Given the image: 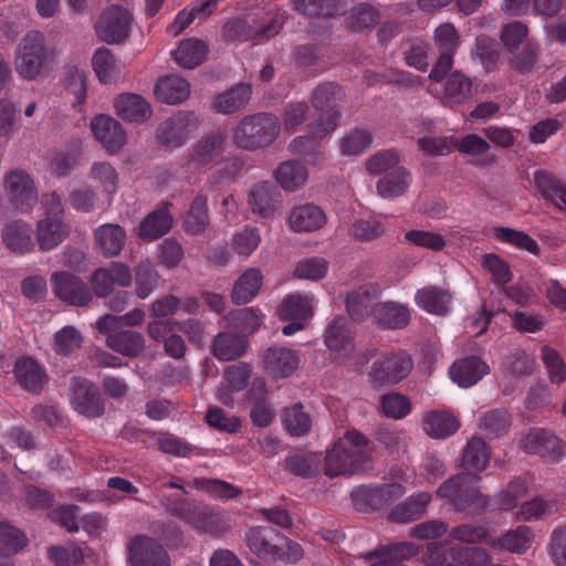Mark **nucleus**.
<instances>
[{
	"instance_id": "58",
	"label": "nucleus",
	"mask_w": 566,
	"mask_h": 566,
	"mask_svg": "<svg viewBox=\"0 0 566 566\" xmlns=\"http://www.w3.org/2000/svg\"><path fill=\"white\" fill-rule=\"evenodd\" d=\"M158 274L150 262H140L135 269L136 294L139 298H147L156 289Z\"/></svg>"
},
{
	"instance_id": "14",
	"label": "nucleus",
	"mask_w": 566,
	"mask_h": 566,
	"mask_svg": "<svg viewBox=\"0 0 566 566\" xmlns=\"http://www.w3.org/2000/svg\"><path fill=\"white\" fill-rule=\"evenodd\" d=\"M198 126L199 118L193 112H178L158 126L156 137L163 146L178 148L188 140Z\"/></svg>"
},
{
	"instance_id": "20",
	"label": "nucleus",
	"mask_w": 566,
	"mask_h": 566,
	"mask_svg": "<svg viewBox=\"0 0 566 566\" xmlns=\"http://www.w3.org/2000/svg\"><path fill=\"white\" fill-rule=\"evenodd\" d=\"M130 269L120 262H113L107 268L96 269L91 277V283L98 297H106L113 292L114 285L127 287L132 284Z\"/></svg>"
},
{
	"instance_id": "46",
	"label": "nucleus",
	"mask_w": 566,
	"mask_h": 566,
	"mask_svg": "<svg viewBox=\"0 0 566 566\" xmlns=\"http://www.w3.org/2000/svg\"><path fill=\"white\" fill-rule=\"evenodd\" d=\"M343 96L342 87L333 82L318 84L312 93V105L315 109L321 111L318 118L327 119L329 113H338L335 109L336 101Z\"/></svg>"
},
{
	"instance_id": "13",
	"label": "nucleus",
	"mask_w": 566,
	"mask_h": 566,
	"mask_svg": "<svg viewBox=\"0 0 566 566\" xmlns=\"http://www.w3.org/2000/svg\"><path fill=\"white\" fill-rule=\"evenodd\" d=\"M133 18L128 10L112 4L104 9L95 25L97 36L105 43L119 44L130 32Z\"/></svg>"
},
{
	"instance_id": "24",
	"label": "nucleus",
	"mask_w": 566,
	"mask_h": 566,
	"mask_svg": "<svg viewBox=\"0 0 566 566\" xmlns=\"http://www.w3.org/2000/svg\"><path fill=\"white\" fill-rule=\"evenodd\" d=\"M92 132L95 138L109 153H116L125 143L122 125L111 116L98 115L92 119Z\"/></svg>"
},
{
	"instance_id": "51",
	"label": "nucleus",
	"mask_w": 566,
	"mask_h": 566,
	"mask_svg": "<svg viewBox=\"0 0 566 566\" xmlns=\"http://www.w3.org/2000/svg\"><path fill=\"white\" fill-rule=\"evenodd\" d=\"M209 224L208 199L198 195L192 200L189 211L186 214L184 227L192 234L202 233Z\"/></svg>"
},
{
	"instance_id": "8",
	"label": "nucleus",
	"mask_w": 566,
	"mask_h": 566,
	"mask_svg": "<svg viewBox=\"0 0 566 566\" xmlns=\"http://www.w3.org/2000/svg\"><path fill=\"white\" fill-rule=\"evenodd\" d=\"M405 493L406 489L402 484L392 482L382 485L357 486L352 491L350 496L357 511L371 513L402 497Z\"/></svg>"
},
{
	"instance_id": "38",
	"label": "nucleus",
	"mask_w": 566,
	"mask_h": 566,
	"mask_svg": "<svg viewBox=\"0 0 566 566\" xmlns=\"http://www.w3.org/2000/svg\"><path fill=\"white\" fill-rule=\"evenodd\" d=\"M188 82L178 75H167L156 84L154 93L156 98L165 104H178L189 95Z\"/></svg>"
},
{
	"instance_id": "9",
	"label": "nucleus",
	"mask_w": 566,
	"mask_h": 566,
	"mask_svg": "<svg viewBox=\"0 0 566 566\" xmlns=\"http://www.w3.org/2000/svg\"><path fill=\"white\" fill-rule=\"evenodd\" d=\"M72 408L86 418H99L105 413V401L99 388L92 380L74 376L70 380Z\"/></svg>"
},
{
	"instance_id": "53",
	"label": "nucleus",
	"mask_w": 566,
	"mask_h": 566,
	"mask_svg": "<svg viewBox=\"0 0 566 566\" xmlns=\"http://www.w3.org/2000/svg\"><path fill=\"white\" fill-rule=\"evenodd\" d=\"M493 235L502 241L510 243L518 249L526 250L534 255H539L541 249L537 242L527 233L511 228H493Z\"/></svg>"
},
{
	"instance_id": "31",
	"label": "nucleus",
	"mask_w": 566,
	"mask_h": 566,
	"mask_svg": "<svg viewBox=\"0 0 566 566\" xmlns=\"http://www.w3.org/2000/svg\"><path fill=\"white\" fill-rule=\"evenodd\" d=\"M114 106L117 115L127 122L143 123L151 116L150 104L140 95L134 93L120 94Z\"/></svg>"
},
{
	"instance_id": "35",
	"label": "nucleus",
	"mask_w": 566,
	"mask_h": 566,
	"mask_svg": "<svg viewBox=\"0 0 566 566\" xmlns=\"http://www.w3.org/2000/svg\"><path fill=\"white\" fill-rule=\"evenodd\" d=\"M354 332L344 316H336L327 325L324 343L329 350L346 352L353 348Z\"/></svg>"
},
{
	"instance_id": "11",
	"label": "nucleus",
	"mask_w": 566,
	"mask_h": 566,
	"mask_svg": "<svg viewBox=\"0 0 566 566\" xmlns=\"http://www.w3.org/2000/svg\"><path fill=\"white\" fill-rule=\"evenodd\" d=\"M250 551L265 562H277L284 558L283 545L287 537L271 526H256L245 534Z\"/></svg>"
},
{
	"instance_id": "60",
	"label": "nucleus",
	"mask_w": 566,
	"mask_h": 566,
	"mask_svg": "<svg viewBox=\"0 0 566 566\" xmlns=\"http://www.w3.org/2000/svg\"><path fill=\"white\" fill-rule=\"evenodd\" d=\"M293 57L298 67L308 70L314 74H318L325 69L324 61L314 44L297 45L293 50Z\"/></svg>"
},
{
	"instance_id": "50",
	"label": "nucleus",
	"mask_w": 566,
	"mask_h": 566,
	"mask_svg": "<svg viewBox=\"0 0 566 566\" xmlns=\"http://www.w3.org/2000/svg\"><path fill=\"white\" fill-rule=\"evenodd\" d=\"M92 66L98 80L103 83H111L119 73V62L107 48H98L92 57Z\"/></svg>"
},
{
	"instance_id": "48",
	"label": "nucleus",
	"mask_w": 566,
	"mask_h": 566,
	"mask_svg": "<svg viewBox=\"0 0 566 566\" xmlns=\"http://www.w3.org/2000/svg\"><path fill=\"white\" fill-rule=\"evenodd\" d=\"M276 181L289 191H295L307 180L306 167L297 160L282 163L274 172Z\"/></svg>"
},
{
	"instance_id": "32",
	"label": "nucleus",
	"mask_w": 566,
	"mask_h": 566,
	"mask_svg": "<svg viewBox=\"0 0 566 566\" xmlns=\"http://www.w3.org/2000/svg\"><path fill=\"white\" fill-rule=\"evenodd\" d=\"M430 502L431 495L428 492L412 494L391 509L388 520L396 523H410L419 520L426 513Z\"/></svg>"
},
{
	"instance_id": "26",
	"label": "nucleus",
	"mask_w": 566,
	"mask_h": 566,
	"mask_svg": "<svg viewBox=\"0 0 566 566\" xmlns=\"http://www.w3.org/2000/svg\"><path fill=\"white\" fill-rule=\"evenodd\" d=\"M281 202V193L276 186L270 181H263L252 187L249 195V205L254 213L262 218L274 214Z\"/></svg>"
},
{
	"instance_id": "36",
	"label": "nucleus",
	"mask_w": 566,
	"mask_h": 566,
	"mask_svg": "<svg viewBox=\"0 0 566 566\" xmlns=\"http://www.w3.org/2000/svg\"><path fill=\"white\" fill-rule=\"evenodd\" d=\"M247 345L244 336L221 332L213 339L212 353L219 360L228 361L241 357L245 353Z\"/></svg>"
},
{
	"instance_id": "5",
	"label": "nucleus",
	"mask_w": 566,
	"mask_h": 566,
	"mask_svg": "<svg viewBox=\"0 0 566 566\" xmlns=\"http://www.w3.org/2000/svg\"><path fill=\"white\" fill-rule=\"evenodd\" d=\"M426 562L428 566H486L491 555L484 548L461 546L449 538L430 545Z\"/></svg>"
},
{
	"instance_id": "40",
	"label": "nucleus",
	"mask_w": 566,
	"mask_h": 566,
	"mask_svg": "<svg viewBox=\"0 0 566 566\" xmlns=\"http://www.w3.org/2000/svg\"><path fill=\"white\" fill-rule=\"evenodd\" d=\"M412 182V176L405 167H397L386 174L377 182V192L382 198L391 199L407 192Z\"/></svg>"
},
{
	"instance_id": "12",
	"label": "nucleus",
	"mask_w": 566,
	"mask_h": 566,
	"mask_svg": "<svg viewBox=\"0 0 566 566\" xmlns=\"http://www.w3.org/2000/svg\"><path fill=\"white\" fill-rule=\"evenodd\" d=\"M520 448L528 454H537L546 462L557 463L566 453V443L543 428H531L521 439Z\"/></svg>"
},
{
	"instance_id": "45",
	"label": "nucleus",
	"mask_w": 566,
	"mask_h": 566,
	"mask_svg": "<svg viewBox=\"0 0 566 566\" xmlns=\"http://www.w3.org/2000/svg\"><path fill=\"white\" fill-rule=\"evenodd\" d=\"M252 94L249 84L240 83L216 96L213 106L223 114H232L247 105Z\"/></svg>"
},
{
	"instance_id": "19",
	"label": "nucleus",
	"mask_w": 566,
	"mask_h": 566,
	"mask_svg": "<svg viewBox=\"0 0 566 566\" xmlns=\"http://www.w3.org/2000/svg\"><path fill=\"white\" fill-rule=\"evenodd\" d=\"M224 134L213 132L201 137L189 149L187 165L193 169L210 168L223 153Z\"/></svg>"
},
{
	"instance_id": "42",
	"label": "nucleus",
	"mask_w": 566,
	"mask_h": 566,
	"mask_svg": "<svg viewBox=\"0 0 566 566\" xmlns=\"http://www.w3.org/2000/svg\"><path fill=\"white\" fill-rule=\"evenodd\" d=\"M107 346L124 356L136 357L145 346L144 336L132 329H123L106 337Z\"/></svg>"
},
{
	"instance_id": "47",
	"label": "nucleus",
	"mask_w": 566,
	"mask_h": 566,
	"mask_svg": "<svg viewBox=\"0 0 566 566\" xmlns=\"http://www.w3.org/2000/svg\"><path fill=\"white\" fill-rule=\"evenodd\" d=\"M415 300L428 313L442 315L449 310L451 295L440 287L427 286L416 293Z\"/></svg>"
},
{
	"instance_id": "56",
	"label": "nucleus",
	"mask_w": 566,
	"mask_h": 566,
	"mask_svg": "<svg viewBox=\"0 0 566 566\" xmlns=\"http://www.w3.org/2000/svg\"><path fill=\"white\" fill-rule=\"evenodd\" d=\"M541 358L552 384L560 385L566 380V364L555 348L548 345L542 346Z\"/></svg>"
},
{
	"instance_id": "34",
	"label": "nucleus",
	"mask_w": 566,
	"mask_h": 566,
	"mask_svg": "<svg viewBox=\"0 0 566 566\" xmlns=\"http://www.w3.org/2000/svg\"><path fill=\"white\" fill-rule=\"evenodd\" d=\"M69 234V226L61 218H45L38 222L36 240L42 251L61 244Z\"/></svg>"
},
{
	"instance_id": "2",
	"label": "nucleus",
	"mask_w": 566,
	"mask_h": 566,
	"mask_svg": "<svg viewBox=\"0 0 566 566\" xmlns=\"http://www.w3.org/2000/svg\"><path fill=\"white\" fill-rule=\"evenodd\" d=\"M371 454L370 441L356 429L347 430L325 457V474L350 475L365 468Z\"/></svg>"
},
{
	"instance_id": "57",
	"label": "nucleus",
	"mask_w": 566,
	"mask_h": 566,
	"mask_svg": "<svg viewBox=\"0 0 566 566\" xmlns=\"http://www.w3.org/2000/svg\"><path fill=\"white\" fill-rule=\"evenodd\" d=\"M27 536L7 522H0V554L13 555L27 546Z\"/></svg>"
},
{
	"instance_id": "3",
	"label": "nucleus",
	"mask_w": 566,
	"mask_h": 566,
	"mask_svg": "<svg viewBox=\"0 0 566 566\" xmlns=\"http://www.w3.org/2000/svg\"><path fill=\"white\" fill-rule=\"evenodd\" d=\"M281 124L272 113H256L243 117L234 129V142L245 150L270 146L279 136Z\"/></svg>"
},
{
	"instance_id": "7",
	"label": "nucleus",
	"mask_w": 566,
	"mask_h": 566,
	"mask_svg": "<svg viewBox=\"0 0 566 566\" xmlns=\"http://www.w3.org/2000/svg\"><path fill=\"white\" fill-rule=\"evenodd\" d=\"M340 114L329 113L327 119L317 118L308 124V134L295 137L289 145L294 155L304 157L311 164L319 163L324 157L321 139L334 132L339 124Z\"/></svg>"
},
{
	"instance_id": "41",
	"label": "nucleus",
	"mask_w": 566,
	"mask_h": 566,
	"mask_svg": "<svg viewBox=\"0 0 566 566\" xmlns=\"http://www.w3.org/2000/svg\"><path fill=\"white\" fill-rule=\"evenodd\" d=\"M262 273L259 269H248L234 283L231 298L237 305L251 302L262 286Z\"/></svg>"
},
{
	"instance_id": "18",
	"label": "nucleus",
	"mask_w": 566,
	"mask_h": 566,
	"mask_svg": "<svg viewBox=\"0 0 566 566\" xmlns=\"http://www.w3.org/2000/svg\"><path fill=\"white\" fill-rule=\"evenodd\" d=\"M6 190L11 205L21 212H30L38 201V192L31 177L21 170L6 176Z\"/></svg>"
},
{
	"instance_id": "62",
	"label": "nucleus",
	"mask_w": 566,
	"mask_h": 566,
	"mask_svg": "<svg viewBox=\"0 0 566 566\" xmlns=\"http://www.w3.org/2000/svg\"><path fill=\"white\" fill-rule=\"evenodd\" d=\"M379 12L367 3L354 7L348 17V25L355 32H360L378 23Z\"/></svg>"
},
{
	"instance_id": "1",
	"label": "nucleus",
	"mask_w": 566,
	"mask_h": 566,
	"mask_svg": "<svg viewBox=\"0 0 566 566\" xmlns=\"http://www.w3.org/2000/svg\"><path fill=\"white\" fill-rule=\"evenodd\" d=\"M159 505L171 517L178 518L199 533L218 535L231 527L227 516L206 504L179 496V494H163Z\"/></svg>"
},
{
	"instance_id": "30",
	"label": "nucleus",
	"mask_w": 566,
	"mask_h": 566,
	"mask_svg": "<svg viewBox=\"0 0 566 566\" xmlns=\"http://www.w3.org/2000/svg\"><path fill=\"white\" fill-rule=\"evenodd\" d=\"M326 222L325 211L314 203L295 207L290 214V224L295 232H314L323 228Z\"/></svg>"
},
{
	"instance_id": "4",
	"label": "nucleus",
	"mask_w": 566,
	"mask_h": 566,
	"mask_svg": "<svg viewBox=\"0 0 566 566\" xmlns=\"http://www.w3.org/2000/svg\"><path fill=\"white\" fill-rule=\"evenodd\" d=\"M54 51L49 49L44 35L30 31L17 48L15 70L25 80H35L52 62Z\"/></svg>"
},
{
	"instance_id": "63",
	"label": "nucleus",
	"mask_w": 566,
	"mask_h": 566,
	"mask_svg": "<svg viewBox=\"0 0 566 566\" xmlns=\"http://www.w3.org/2000/svg\"><path fill=\"white\" fill-rule=\"evenodd\" d=\"M80 332L71 325L64 326L54 335V349L59 355L70 356L82 345Z\"/></svg>"
},
{
	"instance_id": "23",
	"label": "nucleus",
	"mask_w": 566,
	"mask_h": 566,
	"mask_svg": "<svg viewBox=\"0 0 566 566\" xmlns=\"http://www.w3.org/2000/svg\"><path fill=\"white\" fill-rule=\"evenodd\" d=\"M17 382L27 391L39 395L48 382L45 369L31 357L19 358L13 368Z\"/></svg>"
},
{
	"instance_id": "17",
	"label": "nucleus",
	"mask_w": 566,
	"mask_h": 566,
	"mask_svg": "<svg viewBox=\"0 0 566 566\" xmlns=\"http://www.w3.org/2000/svg\"><path fill=\"white\" fill-rule=\"evenodd\" d=\"M53 292L63 302L73 306H86L93 300L90 286L78 276L66 272L52 275Z\"/></svg>"
},
{
	"instance_id": "54",
	"label": "nucleus",
	"mask_w": 566,
	"mask_h": 566,
	"mask_svg": "<svg viewBox=\"0 0 566 566\" xmlns=\"http://www.w3.org/2000/svg\"><path fill=\"white\" fill-rule=\"evenodd\" d=\"M511 426L510 415L504 409H494L486 412L479 420V428L486 436L497 438L505 434Z\"/></svg>"
},
{
	"instance_id": "21",
	"label": "nucleus",
	"mask_w": 566,
	"mask_h": 566,
	"mask_svg": "<svg viewBox=\"0 0 566 566\" xmlns=\"http://www.w3.org/2000/svg\"><path fill=\"white\" fill-rule=\"evenodd\" d=\"M437 85L439 87L434 90L441 94L443 104L450 107L461 105L473 96L472 80L461 71L450 73Z\"/></svg>"
},
{
	"instance_id": "29",
	"label": "nucleus",
	"mask_w": 566,
	"mask_h": 566,
	"mask_svg": "<svg viewBox=\"0 0 566 566\" xmlns=\"http://www.w3.org/2000/svg\"><path fill=\"white\" fill-rule=\"evenodd\" d=\"M172 205L165 201L161 207L150 212L139 224L138 235L143 240H157L168 233L174 218L169 211Z\"/></svg>"
},
{
	"instance_id": "27",
	"label": "nucleus",
	"mask_w": 566,
	"mask_h": 566,
	"mask_svg": "<svg viewBox=\"0 0 566 566\" xmlns=\"http://www.w3.org/2000/svg\"><path fill=\"white\" fill-rule=\"evenodd\" d=\"M378 291L371 285H364L347 295L346 310L355 322L373 317L374 306L378 303Z\"/></svg>"
},
{
	"instance_id": "61",
	"label": "nucleus",
	"mask_w": 566,
	"mask_h": 566,
	"mask_svg": "<svg viewBox=\"0 0 566 566\" xmlns=\"http://www.w3.org/2000/svg\"><path fill=\"white\" fill-rule=\"evenodd\" d=\"M533 184L542 198L548 201L566 182L551 170L537 169L533 172Z\"/></svg>"
},
{
	"instance_id": "39",
	"label": "nucleus",
	"mask_w": 566,
	"mask_h": 566,
	"mask_svg": "<svg viewBox=\"0 0 566 566\" xmlns=\"http://www.w3.org/2000/svg\"><path fill=\"white\" fill-rule=\"evenodd\" d=\"M532 539V528L526 525H520L501 537H492L491 541H488V545L495 549H506L512 553L522 554L530 548Z\"/></svg>"
},
{
	"instance_id": "59",
	"label": "nucleus",
	"mask_w": 566,
	"mask_h": 566,
	"mask_svg": "<svg viewBox=\"0 0 566 566\" xmlns=\"http://www.w3.org/2000/svg\"><path fill=\"white\" fill-rule=\"evenodd\" d=\"M417 145L428 156H446L457 149V139L453 136H423Z\"/></svg>"
},
{
	"instance_id": "44",
	"label": "nucleus",
	"mask_w": 566,
	"mask_h": 566,
	"mask_svg": "<svg viewBox=\"0 0 566 566\" xmlns=\"http://www.w3.org/2000/svg\"><path fill=\"white\" fill-rule=\"evenodd\" d=\"M95 239L102 253L106 256L119 254L126 242V232L118 226L106 223L97 228Z\"/></svg>"
},
{
	"instance_id": "49",
	"label": "nucleus",
	"mask_w": 566,
	"mask_h": 566,
	"mask_svg": "<svg viewBox=\"0 0 566 566\" xmlns=\"http://www.w3.org/2000/svg\"><path fill=\"white\" fill-rule=\"evenodd\" d=\"M471 57L473 61H479L486 72L494 71L500 59L497 41L484 34L476 36Z\"/></svg>"
},
{
	"instance_id": "28",
	"label": "nucleus",
	"mask_w": 566,
	"mask_h": 566,
	"mask_svg": "<svg viewBox=\"0 0 566 566\" xmlns=\"http://www.w3.org/2000/svg\"><path fill=\"white\" fill-rule=\"evenodd\" d=\"M32 228L22 220H11L2 229L4 245L15 254H27L33 250Z\"/></svg>"
},
{
	"instance_id": "52",
	"label": "nucleus",
	"mask_w": 566,
	"mask_h": 566,
	"mask_svg": "<svg viewBox=\"0 0 566 566\" xmlns=\"http://www.w3.org/2000/svg\"><path fill=\"white\" fill-rule=\"evenodd\" d=\"M312 300L301 294L286 296L281 306V316L285 319H307L312 315Z\"/></svg>"
},
{
	"instance_id": "37",
	"label": "nucleus",
	"mask_w": 566,
	"mask_h": 566,
	"mask_svg": "<svg viewBox=\"0 0 566 566\" xmlns=\"http://www.w3.org/2000/svg\"><path fill=\"white\" fill-rule=\"evenodd\" d=\"M209 45L199 39L190 38L180 42L172 52L175 61L185 69H195L207 57Z\"/></svg>"
},
{
	"instance_id": "22",
	"label": "nucleus",
	"mask_w": 566,
	"mask_h": 566,
	"mask_svg": "<svg viewBox=\"0 0 566 566\" xmlns=\"http://www.w3.org/2000/svg\"><path fill=\"white\" fill-rule=\"evenodd\" d=\"M411 314L407 305L387 301L374 306V324L381 329H402L410 323Z\"/></svg>"
},
{
	"instance_id": "15",
	"label": "nucleus",
	"mask_w": 566,
	"mask_h": 566,
	"mask_svg": "<svg viewBox=\"0 0 566 566\" xmlns=\"http://www.w3.org/2000/svg\"><path fill=\"white\" fill-rule=\"evenodd\" d=\"M265 373L273 379L289 378L295 374L301 364L298 350L283 347L270 346L261 355Z\"/></svg>"
},
{
	"instance_id": "64",
	"label": "nucleus",
	"mask_w": 566,
	"mask_h": 566,
	"mask_svg": "<svg viewBox=\"0 0 566 566\" xmlns=\"http://www.w3.org/2000/svg\"><path fill=\"white\" fill-rule=\"evenodd\" d=\"M48 556L55 566H84L85 563L83 549L76 546H51Z\"/></svg>"
},
{
	"instance_id": "43",
	"label": "nucleus",
	"mask_w": 566,
	"mask_h": 566,
	"mask_svg": "<svg viewBox=\"0 0 566 566\" xmlns=\"http://www.w3.org/2000/svg\"><path fill=\"white\" fill-rule=\"evenodd\" d=\"M491 458V450L488 443L478 437L468 441L462 453V465L468 471L475 473L486 469Z\"/></svg>"
},
{
	"instance_id": "16",
	"label": "nucleus",
	"mask_w": 566,
	"mask_h": 566,
	"mask_svg": "<svg viewBox=\"0 0 566 566\" xmlns=\"http://www.w3.org/2000/svg\"><path fill=\"white\" fill-rule=\"evenodd\" d=\"M128 559L132 566H170L166 549L147 535H137L129 542Z\"/></svg>"
},
{
	"instance_id": "10",
	"label": "nucleus",
	"mask_w": 566,
	"mask_h": 566,
	"mask_svg": "<svg viewBox=\"0 0 566 566\" xmlns=\"http://www.w3.org/2000/svg\"><path fill=\"white\" fill-rule=\"evenodd\" d=\"M413 368L411 356L405 352H394L377 358L369 371V378L377 386L395 385L407 378Z\"/></svg>"
},
{
	"instance_id": "55",
	"label": "nucleus",
	"mask_w": 566,
	"mask_h": 566,
	"mask_svg": "<svg viewBox=\"0 0 566 566\" xmlns=\"http://www.w3.org/2000/svg\"><path fill=\"white\" fill-rule=\"evenodd\" d=\"M371 143L373 136L368 130L355 128L340 139L339 148L345 156H358L369 149Z\"/></svg>"
},
{
	"instance_id": "6",
	"label": "nucleus",
	"mask_w": 566,
	"mask_h": 566,
	"mask_svg": "<svg viewBox=\"0 0 566 566\" xmlns=\"http://www.w3.org/2000/svg\"><path fill=\"white\" fill-rule=\"evenodd\" d=\"M479 482L476 474L462 472L444 481L437 494L447 499L458 511H475L486 503L479 491Z\"/></svg>"
},
{
	"instance_id": "25",
	"label": "nucleus",
	"mask_w": 566,
	"mask_h": 566,
	"mask_svg": "<svg viewBox=\"0 0 566 566\" xmlns=\"http://www.w3.org/2000/svg\"><path fill=\"white\" fill-rule=\"evenodd\" d=\"M489 371L488 364L478 356L459 359L449 369L451 379L464 388L475 385Z\"/></svg>"
},
{
	"instance_id": "33",
	"label": "nucleus",
	"mask_w": 566,
	"mask_h": 566,
	"mask_svg": "<svg viewBox=\"0 0 566 566\" xmlns=\"http://www.w3.org/2000/svg\"><path fill=\"white\" fill-rule=\"evenodd\" d=\"M460 428L459 420L450 412L432 410L422 418V429L431 438L446 439Z\"/></svg>"
}]
</instances>
